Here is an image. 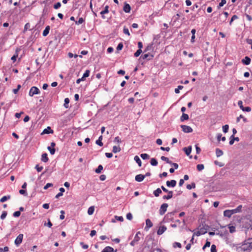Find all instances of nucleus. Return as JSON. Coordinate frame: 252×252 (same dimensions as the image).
Returning <instances> with one entry per match:
<instances>
[{
  "instance_id": "f257e3e1",
  "label": "nucleus",
  "mask_w": 252,
  "mask_h": 252,
  "mask_svg": "<svg viewBox=\"0 0 252 252\" xmlns=\"http://www.w3.org/2000/svg\"><path fill=\"white\" fill-rule=\"evenodd\" d=\"M241 251L249 252L252 249V246L251 243L244 244L239 248Z\"/></svg>"
},
{
  "instance_id": "f03ea898",
  "label": "nucleus",
  "mask_w": 252,
  "mask_h": 252,
  "mask_svg": "<svg viewBox=\"0 0 252 252\" xmlns=\"http://www.w3.org/2000/svg\"><path fill=\"white\" fill-rule=\"evenodd\" d=\"M40 93V91L39 89L35 86L32 87L29 91V94L30 96H32L34 94H37Z\"/></svg>"
},
{
  "instance_id": "7ed1b4c3",
  "label": "nucleus",
  "mask_w": 252,
  "mask_h": 252,
  "mask_svg": "<svg viewBox=\"0 0 252 252\" xmlns=\"http://www.w3.org/2000/svg\"><path fill=\"white\" fill-rule=\"evenodd\" d=\"M168 206V205L167 203H163L161 205L159 210V213L160 215H163L165 214L167 211Z\"/></svg>"
},
{
  "instance_id": "20e7f679",
  "label": "nucleus",
  "mask_w": 252,
  "mask_h": 252,
  "mask_svg": "<svg viewBox=\"0 0 252 252\" xmlns=\"http://www.w3.org/2000/svg\"><path fill=\"white\" fill-rule=\"evenodd\" d=\"M23 238V234H19L18 236L16 237V239L15 240V241H14L15 245L17 246H19L22 242Z\"/></svg>"
},
{
  "instance_id": "39448f33",
  "label": "nucleus",
  "mask_w": 252,
  "mask_h": 252,
  "mask_svg": "<svg viewBox=\"0 0 252 252\" xmlns=\"http://www.w3.org/2000/svg\"><path fill=\"white\" fill-rule=\"evenodd\" d=\"M181 127L182 128V130L185 133H190L192 132V128L189 126L182 125Z\"/></svg>"
},
{
  "instance_id": "423d86ee",
  "label": "nucleus",
  "mask_w": 252,
  "mask_h": 252,
  "mask_svg": "<svg viewBox=\"0 0 252 252\" xmlns=\"http://www.w3.org/2000/svg\"><path fill=\"white\" fill-rule=\"evenodd\" d=\"M153 223L151 221V220L149 219L146 220V226L145 227L144 229L146 231H148L150 228L153 226Z\"/></svg>"
},
{
  "instance_id": "0eeeda50",
  "label": "nucleus",
  "mask_w": 252,
  "mask_h": 252,
  "mask_svg": "<svg viewBox=\"0 0 252 252\" xmlns=\"http://www.w3.org/2000/svg\"><path fill=\"white\" fill-rule=\"evenodd\" d=\"M177 182L175 180L166 181V184L168 187L174 188L176 186Z\"/></svg>"
},
{
  "instance_id": "6e6552de",
  "label": "nucleus",
  "mask_w": 252,
  "mask_h": 252,
  "mask_svg": "<svg viewBox=\"0 0 252 252\" xmlns=\"http://www.w3.org/2000/svg\"><path fill=\"white\" fill-rule=\"evenodd\" d=\"M117 250H114L112 247L107 246L104 248L101 252H117Z\"/></svg>"
},
{
  "instance_id": "1a4fd4ad",
  "label": "nucleus",
  "mask_w": 252,
  "mask_h": 252,
  "mask_svg": "<svg viewBox=\"0 0 252 252\" xmlns=\"http://www.w3.org/2000/svg\"><path fill=\"white\" fill-rule=\"evenodd\" d=\"M251 61V59L248 56H246L244 59H243L241 61L242 63L246 65H248L250 64Z\"/></svg>"
},
{
  "instance_id": "9d476101",
  "label": "nucleus",
  "mask_w": 252,
  "mask_h": 252,
  "mask_svg": "<svg viewBox=\"0 0 252 252\" xmlns=\"http://www.w3.org/2000/svg\"><path fill=\"white\" fill-rule=\"evenodd\" d=\"M167 229V228L165 226H160L158 229L157 231V234L158 235H160L162 234Z\"/></svg>"
},
{
  "instance_id": "9b49d317",
  "label": "nucleus",
  "mask_w": 252,
  "mask_h": 252,
  "mask_svg": "<svg viewBox=\"0 0 252 252\" xmlns=\"http://www.w3.org/2000/svg\"><path fill=\"white\" fill-rule=\"evenodd\" d=\"M175 212L168 213L164 217V219L166 220H172L173 219V216Z\"/></svg>"
},
{
  "instance_id": "f8f14e48",
  "label": "nucleus",
  "mask_w": 252,
  "mask_h": 252,
  "mask_svg": "<svg viewBox=\"0 0 252 252\" xmlns=\"http://www.w3.org/2000/svg\"><path fill=\"white\" fill-rule=\"evenodd\" d=\"M167 193H168L167 195H165L163 196V197H162L163 199L168 200V199H171L173 197V192L172 191L169 190L168 192H167Z\"/></svg>"
},
{
  "instance_id": "ddd939ff",
  "label": "nucleus",
  "mask_w": 252,
  "mask_h": 252,
  "mask_svg": "<svg viewBox=\"0 0 252 252\" xmlns=\"http://www.w3.org/2000/svg\"><path fill=\"white\" fill-rule=\"evenodd\" d=\"M145 178V176H144V175L138 174L135 176V180L138 182H141Z\"/></svg>"
},
{
  "instance_id": "4468645a",
  "label": "nucleus",
  "mask_w": 252,
  "mask_h": 252,
  "mask_svg": "<svg viewBox=\"0 0 252 252\" xmlns=\"http://www.w3.org/2000/svg\"><path fill=\"white\" fill-rule=\"evenodd\" d=\"M123 10L126 13H129L131 10V7L130 5L125 2L123 7Z\"/></svg>"
},
{
  "instance_id": "2eb2a0df",
  "label": "nucleus",
  "mask_w": 252,
  "mask_h": 252,
  "mask_svg": "<svg viewBox=\"0 0 252 252\" xmlns=\"http://www.w3.org/2000/svg\"><path fill=\"white\" fill-rule=\"evenodd\" d=\"M183 150L187 156H189L191 152L192 147L189 146L188 147H184Z\"/></svg>"
},
{
  "instance_id": "dca6fc26",
  "label": "nucleus",
  "mask_w": 252,
  "mask_h": 252,
  "mask_svg": "<svg viewBox=\"0 0 252 252\" xmlns=\"http://www.w3.org/2000/svg\"><path fill=\"white\" fill-rule=\"evenodd\" d=\"M232 215H233V214L231 210H226L223 212V215L224 217L229 218Z\"/></svg>"
},
{
  "instance_id": "f3484780",
  "label": "nucleus",
  "mask_w": 252,
  "mask_h": 252,
  "mask_svg": "<svg viewBox=\"0 0 252 252\" xmlns=\"http://www.w3.org/2000/svg\"><path fill=\"white\" fill-rule=\"evenodd\" d=\"M242 205H239L236 208L234 209L231 210L233 213V214L240 213L242 211Z\"/></svg>"
},
{
  "instance_id": "a211bd4d",
  "label": "nucleus",
  "mask_w": 252,
  "mask_h": 252,
  "mask_svg": "<svg viewBox=\"0 0 252 252\" xmlns=\"http://www.w3.org/2000/svg\"><path fill=\"white\" fill-rule=\"evenodd\" d=\"M153 57L154 56L153 55H151L149 54H144L141 57V58H142V59L145 60L148 59V60H152Z\"/></svg>"
},
{
  "instance_id": "6ab92c4d",
  "label": "nucleus",
  "mask_w": 252,
  "mask_h": 252,
  "mask_svg": "<svg viewBox=\"0 0 252 252\" xmlns=\"http://www.w3.org/2000/svg\"><path fill=\"white\" fill-rule=\"evenodd\" d=\"M54 132L53 130L51 129V128L50 126H48L46 128H45L43 132V134H50V133H53Z\"/></svg>"
},
{
  "instance_id": "aec40b11",
  "label": "nucleus",
  "mask_w": 252,
  "mask_h": 252,
  "mask_svg": "<svg viewBox=\"0 0 252 252\" xmlns=\"http://www.w3.org/2000/svg\"><path fill=\"white\" fill-rule=\"evenodd\" d=\"M41 160L42 162H47L48 161L49 158H48V155L47 153H43L42 155Z\"/></svg>"
},
{
  "instance_id": "412c9836",
  "label": "nucleus",
  "mask_w": 252,
  "mask_h": 252,
  "mask_svg": "<svg viewBox=\"0 0 252 252\" xmlns=\"http://www.w3.org/2000/svg\"><path fill=\"white\" fill-rule=\"evenodd\" d=\"M50 30V27L49 26H47L46 27L45 29L43 32L42 35L43 36H46L49 32Z\"/></svg>"
},
{
  "instance_id": "4be33fe9",
  "label": "nucleus",
  "mask_w": 252,
  "mask_h": 252,
  "mask_svg": "<svg viewBox=\"0 0 252 252\" xmlns=\"http://www.w3.org/2000/svg\"><path fill=\"white\" fill-rule=\"evenodd\" d=\"M162 193L161 189L160 188H158L157 189L155 190L153 192V194L156 197L159 196V194Z\"/></svg>"
},
{
  "instance_id": "5701e85b",
  "label": "nucleus",
  "mask_w": 252,
  "mask_h": 252,
  "mask_svg": "<svg viewBox=\"0 0 252 252\" xmlns=\"http://www.w3.org/2000/svg\"><path fill=\"white\" fill-rule=\"evenodd\" d=\"M102 138H103L102 135H100L98 137V139L97 140H96V141H95L96 144L98 145L99 146H102L103 145V143L102 142Z\"/></svg>"
},
{
  "instance_id": "b1692460",
  "label": "nucleus",
  "mask_w": 252,
  "mask_h": 252,
  "mask_svg": "<svg viewBox=\"0 0 252 252\" xmlns=\"http://www.w3.org/2000/svg\"><path fill=\"white\" fill-rule=\"evenodd\" d=\"M189 118V117L188 115L183 113L182 116L180 118V120L181 122H184L185 120H188Z\"/></svg>"
},
{
  "instance_id": "393cba45",
  "label": "nucleus",
  "mask_w": 252,
  "mask_h": 252,
  "mask_svg": "<svg viewBox=\"0 0 252 252\" xmlns=\"http://www.w3.org/2000/svg\"><path fill=\"white\" fill-rule=\"evenodd\" d=\"M223 153L221 150L219 148H217L216 149V154L217 157H220L221 156L223 155Z\"/></svg>"
},
{
  "instance_id": "a878e982",
  "label": "nucleus",
  "mask_w": 252,
  "mask_h": 252,
  "mask_svg": "<svg viewBox=\"0 0 252 252\" xmlns=\"http://www.w3.org/2000/svg\"><path fill=\"white\" fill-rule=\"evenodd\" d=\"M121 149L119 146H114L113 147L112 152L114 153H117L118 152H119L121 151Z\"/></svg>"
},
{
  "instance_id": "bb28decb",
  "label": "nucleus",
  "mask_w": 252,
  "mask_h": 252,
  "mask_svg": "<svg viewBox=\"0 0 252 252\" xmlns=\"http://www.w3.org/2000/svg\"><path fill=\"white\" fill-rule=\"evenodd\" d=\"M134 160L138 164L139 166H141V161L138 156H135L134 158Z\"/></svg>"
},
{
  "instance_id": "cd10ccee",
  "label": "nucleus",
  "mask_w": 252,
  "mask_h": 252,
  "mask_svg": "<svg viewBox=\"0 0 252 252\" xmlns=\"http://www.w3.org/2000/svg\"><path fill=\"white\" fill-rule=\"evenodd\" d=\"M139 235H141V233L140 231H138L136 233L134 238V241H135L136 243H138L140 239V237L139 236Z\"/></svg>"
},
{
  "instance_id": "c85d7f7f",
  "label": "nucleus",
  "mask_w": 252,
  "mask_h": 252,
  "mask_svg": "<svg viewBox=\"0 0 252 252\" xmlns=\"http://www.w3.org/2000/svg\"><path fill=\"white\" fill-rule=\"evenodd\" d=\"M150 163L152 166H157L158 165V161L155 158H152L150 161Z\"/></svg>"
},
{
  "instance_id": "c756f323",
  "label": "nucleus",
  "mask_w": 252,
  "mask_h": 252,
  "mask_svg": "<svg viewBox=\"0 0 252 252\" xmlns=\"http://www.w3.org/2000/svg\"><path fill=\"white\" fill-rule=\"evenodd\" d=\"M222 135L220 133H219L217 134V140L219 141L221 140L223 142L226 140L225 137H221Z\"/></svg>"
},
{
  "instance_id": "7c9ffc66",
  "label": "nucleus",
  "mask_w": 252,
  "mask_h": 252,
  "mask_svg": "<svg viewBox=\"0 0 252 252\" xmlns=\"http://www.w3.org/2000/svg\"><path fill=\"white\" fill-rule=\"evenodd\" d=\"M94 211V206H91L88 208V214L89 215H92Z\"/></svg>"
},
{
  "instance_id": "2f4dec72",
  "label": "nucleus",
  "mask_w": 252,
  "mask_h": 252,
  "mask_svg": "<svg viewBox=\"0 0 252 252\" xmlns=\"http://www.w3.org/2000/svg\"><path fill=\"white\" fill-rule=\"evenodd\" d=\"M10 198V195H6V196H3L1 199H0V202H4L6 201L7 200L9 199Z\"/></svg>"
},
{
  "instance_id": "473e14b6",
  "label": "nucleus",
  "mask_w": 252,
  "mask_h": 252,
  "mask_svg": "<svg viewBox=\"0 0 252 252\" xmlns=\"http://www.w3.org/2000/svg\"><path fill=\"white\" fill-rule=\"evenodd\" d=\"M103 166L102 165H99L97 167V168L95 169V172L96 173H100L101 172V171L103 170Z\"/></svg>"
},
{
  "instance_id": "72a5a7b5",
  "label": "nucleus",
  "mask_w": 252,
  "mask_h": 252,
  "mask_svg": "<svg viewBox=\"0 0 252 252\" xmlns=\"http://www.w3.org/2000/svg\"><path fill=\"white\" fill-rule=\"evenodd\" d=\"M64 104H63V106L65 108H68L69 106H68V104L69 103V99L68 98H65L64 99Z\"/></svg>"
},
{
  "instance_id": "f704fd0d",
  "label": "nucleus",
  "mask_w": 252,
  "mask_h": 252,
  "mask_svg": "<svg viewBox=\"0 0 252 252\" xmlns=\"http://www.w3.org/2000/svg\"><path fill=\"white\" fill-rule=\"evenodd\" d=\"M140 157L141 158L143 159H149L150 158V156L149 155H148L147 154H141L140 155Z\"/></svg>"
},
{
  "instance_id": "c9c22d12",
  "label": "nucleus",
  "mask_w": 252,
  "mask_h": 252,
  "mask_svg": "<svg viewBox=\"0 0 252 252\" xmlns=\"http://www.w3.org/2000/svg\"><path fill=\"white\" fill-rule=\"evenodd\" d=\"M84 22H85L84 19H83L82 17H80L79 18L78 21H75V24L76 25H80V24H82Z\"/></svg>"
},
{
  "instance_id": "e433bc0d",
  "label": "nucleus",
  "mask_w": 252,
  "mask_h": 252,
  "mask_svg": "<svg viewBox=\"0 0 252 252\" xmlns=\"http://www.w3.org/2000/svg\"><path fill=\"white\" fill-rule=\"evenodd\" d=\"M195 188V184L194 183H192L191 184L187 185V189H194Z\"/></svg>"
},
{
  "instance_id": "4c0bfd02",
  "label": "nucleus",
  "mask_w": 252,
  "mask_h": 252,
  "mask_svg": "<svg viewBox=\"0 0 252 252\" xmlns=\"http://www.w3.org/2000/svg\"><path fill=\"white\" fill-rule=\"evenodd\" d=\"M161 159L163 161H165L167 163H171V161L169 159V158L164 156H162L161 157Z\"/></svg>"
},
{
  "instance_id": "58836bf2",
  "label": "nucleus",
  "mask_w": 252,
  "mask_h": 252,
  "mask_svg": "<svg viewBox=\"0 0 252 252\" xmlns=\"http://www.w3.org/2000/svg\"><path fill=\"white\" fill-rule=\"evenodd\" d=\"M240 118H242L243 119V121L245 122V123H246L247 122V119L245 118L242 115H240L239 116V117H237V119H236V121L237 122H239L240 121Z\"/></svg>"
},
{
  "instance_id": "ea45409f",
  "label": "nucleus",
  "mask_w": 252,
  "mask_h": 252,
  "mask_svg": "<svg viewBox=\"0 0 252 252\" xmlns=\"http://www.w3.org/2000/svg\"><path fill=\"white\" fill-rule=\"evenodd\" d=\"M196 168H197V169L198 171H201L203 169H204V166L202 164H199L197 165Z\"/></svg>"
},
{
  "instance_id": "a19ab883",
  "label": "nucleus",
  "mask_w": 252,
  "mask_h": 252,
  "mask_svg": "<svg viewBox=\"0 0 252 252\" xmlns=\"http://www.w3.org/2000/svg\"><path fill=\"white\" fill-rule=\"evenodd\" d=\"M207 232V231H202L201 232L200 231H196V232L194 233L193 236L196 235L197 236H199L200 235L202 234H204Z\"/></svg>"
},
{
  "instance_id": "79ce46f5",
  "label": "nucleus",
  "mask_w": 252,
  "mask_h": 252,
  "mask_svg": "<svg viewBox=\"0 0 252 252\" xmlns=\"http://www.w3.org/2000/svg\"><path fill=\"white\" fill-rule=\"evenodd\" d=\"M51 155H54L55 153V149L54 148H51V147L48 146L47 148Z\"/></svg>"
},
{
  "instance_id": "37998d69",
  "label": "nucleus",
  "mask_w": 252,
  "mask_h": 252,
  "mask_svg": "<svg viewBox=\"0 0 252 252\" xmlns=\"http://www.w3.org/2000/svg\"><path fill=\"white\" fill-rule=\"evenodd\" d=\"M238 19V17L237 15H234L232 16V17H231V19L229 22V25H231L233 22V21L236 20Z\"/></svg>"
},
{
  "instance_id": "c03bdc74",
  "label": "nucleus",
  "mask_w": 252,
  "mask_h": 252,
  "mask_svg": "<svg viewBox=\"0 0 252 252\" xmlns=\"http://www.w3.org/2000/svg\"><path fill=\"white\" fill-rule=\"evenodd\" d=\"M229 129V126L228 125H225L222 126V130L224 133H226L228 132Z\"/></svg>"
},
{
  "instance_id": "a18cd8bd",
  "label": "nucleus",
  "mask_w": 252,
  "mask_h": 252,
  "mask_svg": "<svg viewBox=\"0 0 252 252\" xmlns=\"http://www.w3.org/2000/svg\"><path fill=\"white\" fill-rule=\"evenodd\" d=\"M7 213L6 211H3L0 216V219L1 220H4L7 216Z\"/></svg>"
},
{
  "instance_id": "49530a36",
  "label": "nucleus",
  "mask_w": 252,
  "mask_h": 252,
  "mask_svg": "<svg viewBox=\"0 0 252 252\" xmlns=\"http://www.w3.org/2000/svg\"><path fill=\"white\" fill-rule=\"evenodd\" d=\"M226 3V0H221L218 6V8L223 6Z\"/></svg>"
},
{
  "instance_id": "de8ad7c7",
  "label": "nucleus",
  "mask_w": 252,
  "mask_h": 252,
  "mask_svg": "<svg viewBox=\"0 0 252 252\" xmlns=\"http://www.w3.org/2000/svg\"><path fill=\"white\" fill-rule=\"evenodd\" d=\"M141 49H138L136 51V52L134 54V56L135 57H138L142 53Z\"/></svg>"
},
{
  "instance_id": "09e8293b",
  "label": "nucleus",
  "mask_w": 252,
  "mask_h": 252,
  "mask_svg": "<svg viewBox=\"0 0 252 252\" xmlns=\"http://www.w3.org/2000/svg\"><path fill=\"white\" fill-rule=\"evenodd\" d=\"M9 251L8 247L5 246L4 248H0V252H7Z\"/></svg>"
},
{
  "instance_id": "8fccbe9b",
  "label": "nucleus",
  "mask_w": 252,
  "mask_h": 252,
  "mask_svg": "<svg viewBox=\"0 0 252 252\" xmlns=\"http://www.w3.org/2000/svg\"><path fill=\"white\" fill-rule=\"evenodd\" d=\"M123 32L126 34H127L128 35V36L130 35V33L129 32V30L128 29V28H127L126 27H124V29H123Z\"/></svg>"
},
{
  "instance_id": "3c124183",
  "label": "nucleus",
  "mask_w": 252,
  "mask_h": 252,
  "mask_svg": "<svg viewBox=\"0 0 252 252\" xmlns=\"http://www.w3.org/2000/svg\"><path fill=\"white\" fill-rule=\"evenodd\" d=\"M183 88V86H178V88H176L175 89V93L176 94H179L180 93V90H181Z\"/></svg>"
},
{
  "instance_id": "603ef678",
  "label": "nucleus",
  "mask_w": 252,
  "mask_h": 252,
  "mask_svg": "<svg viewBox=\"0 0 252 252\" xmlns=\"http://www.w3.org/2000/svg\"><path fill=\"white\" fill-rule=\"evenodd\" d=\"M210 245H211V243L209 241H208V240H207L205 244L203 247L202 249L203 250H204L206 248L209 247L210 246Z\"/></svg>"
},
{
  "instance_id": "864d4df0",
  "label": "nucleus",
  "mask_w": 252,
  "mask_h": 252,
  "mask_svg": "<svg viewBox=\"0 0 252 252\" xmlns=\"http://www.w3.org/2000/svg\"><path fill=\"white\" fill-rule=\"evenodd\" d=\"M35 168L36 169L37 171L39 172H41L43 169V166H39L38 164L36 165Z\"/></svg>"
},
{
  "instance_id": "5fc2aeb1",
  "label": "nucleus",
  "mask_w": 252,
  "mask_h": 252,
  "mask_svg": "<svg viewBox=\"0 0 252 252\" xmlns=\"http://www.w3.org/2000/svg\"><path fill=\"white\" fill-rule=\"evenodd\" d=\"M19 193L21 194H22V195H24V196H27L28 195V193H27V192L26 191V190H25V189H20L19 190Z\"/></svg>"
},
{
  "instance_id": "6e6d98bb",
  "label": "nucleus",
  "mask_w": 252,
  "mask_h": 252,
  "mask_svg": "<svg viewBox=\"0 0 252 252\" xmlns=\"http://www.w3.org/2000/svg\"><path fill=\"white\" fill-rule=\"evenodd\" d=\"M123 47H124V45H123V43H122V42H121V43H120L118 45V46H117V50L118 51L121 50L123 49Z\"/></svg>"
},
{
  "instance_id": "4d7b16f0",
  "label": "nucleus",
  "mask_w": 252,
  "mask_h": 252,
  "mask_svg": "<svg viewBox=\"0 0 252 252\" xmlns=\"http://www.w3.org/2000/svg\"><path fill=\"white\" fill-rule=\"evenodd\" d=\"M229 144L232 145L234 144V136L232 135L229 138Z\"/></svg>"
},
{
  "instance_id": "13d9d810",
  "label": "nucleus",
  "mask_w": 252,
  "mask_h": 252,
  "mask_svg": "<svg viewBox=\"0 0 252 252\" xmlns=\"http://www.w3.org/2000/svg\"><path fill=\"white\" fill-rule=\"evenodd\" d=\"M61 6V3L60 2H58L55 3L54 5V8L56 9L59 8Z\"/></svg>"
},
{
  "instance_id": "bf43d9fd",
  "label": "nucleus",
  "mask_w": 252,
  "mask_h": 252,
  "mask_svg": "<svg viewBox=\"0 0 252 252\" xmlns=\"http://www.w3.org/2000/svg\"><path fill=\"white\" fill-rule=\"evenodd\" d=\"M20 215H21V212L19 211L15 212L13 214V217H16V218L19 217L20 216Z\"/></svg>"
},
{
  "instance_id": "052dcab7",
  "label": "nucleus",
  "mask_w": 252,
  "mask_h": 252,
  "mask_svg": "<svg viewBox=\"0 0 252 252\" xmlns=\"http://www.w3.org/2000/svg\"><path fill=\"white\" fill-rule=\"evenodd\" d=\"M90 70L87 69L85 71V72L83 74V76H84V77H85V78L88 77L90 75Z\"/></svg>"
},
{
  "instance_id": "680f3d73",
  "label": "nucleus",
  "mask_w": 252,
  "mask_h": 252,
  "mask_svg": "<svg viewBox=\"0 0 252 252\" xmlns=\"http://www.w3.org/2000/svg\"><path fill=\"white\" fill-rule=\"evenodd\" d=\"M80 244L83 249H87L89 247L88 245L84 244L83 242H80Z\"/></svg>"
},
{
  "instance_id": "e2e57ef3",
  "label": "nucleus",
  "mask_w": 252,
  "mask_h": 252,
  "mask_svg": "<svg viewBox=\"0 0 252 252\" xmlns=\"http://www.w3.org/2000/svg\"><path fill=\"white\" fill-rule=\"evenodd\" d=\"M114 142H117L118 143H120L122 142V140L119 136H117L115 138V139L114 140Z\"/></svg>"
},
{
  "instance_id": "0e129e2a",
  "label": "nucleus",
  "mask_w": 252,
  "mask_h": 252,
  "mask_svg": "<svg viewBox=\"0 0 252 252\" xmlns=\"http://www.w3.org/2000/svg\"><path fill=\"white\" fill-rule=\"evenodd\" d=\"M115 218L116 220L118 221H123L124 220V218L122 216H115Z\"/></svg>"
},
{
  "instance_id": "69168bd1",
  "label": "nucleus",
  "mask_w": 252,
  "mask_h": 252,
  "mask_svg": "<svg viewBox=\"0 0 252 252\" xmlns=\"http://www.w3.org/2000/svg\"><path fill=\"white\" fill-rule=\"evenodd\" d=\"M126 219L128 220H131L132 219V215L131 213H128L126 214Z\"/></svg>"
},
{
  "instance_id": "338daca9",
  "label": "nucleus",
  "mask_w": 252,
  "mask_h": 252,
  "mask_svg": "<svg viewBox=\"0 0 252 252\" xmlns=\"http://www.w3.org/2000/svg\"><path fill=\"white\" fill-rule=\"evenodd\" d=\"M211 252H217L216 246L214 244L211 246Z\"/></svg>"
},
{
  "instance_id": "774afa93",
  "label": "nucleus",
  "mask_w": 252,
  "mask_h": 252,
  "mask_svg": "<svg viewBox=\"0 0 252 252\" xmlns=\"http://www.w3.org/2000/svg\"><path fill=\"white\" fill-rule=\"evenodd\" d=\"M246 42L251 45V49L252 50V39L247 38L246 39Z\"/></svg>"
}]
</instances>
